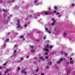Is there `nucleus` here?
Segmentation results:
<instances>
[{
    "instance_id": "nucleus-31",
    "label": "nucleus",
    "mask_w": 75,
    "mask_h": 75,
    "mask_svg": "<svg viewBox=\"0 0 75 75\" xmlns=\"http://www.w3.org/2000/svg\"><path fill=\"white\" fill-rule=\"evenodd\" d=\"M6 46V43H4L3 45V47H5Z\"/></svg>"
},
{
    "instance_id": "nucleus-56",
    "label": "nucleus",
    "mask_w": 75,
    "mask_h": 75,
    "mask_svg": "<svg viewBox=\"0 0 75 75\" xmlns=\"http://www.w3.org/2000/svg\"><path fill=\"white\" fill-rule=\"evenodd\" d=\"M10 17H11V15H10Z\"/></svg>"
},
{
    "instance_id": "nucleus-39",
    "label": "nucleus",
    "mask_w": 75,
    "mask_h": 75,
    "mask_svg": "<svg viewBox=\"0 0 75 75\" xmlns=\"http://www.w3.org/2000/svg\"><path fill=\"white\" fill-rule=\"evenodd\" d=\"M4 65L6 66V63H4Z\"/></svg>"
},
{
    "instance_id": "nucleus-37",
    "label": "nucleus",
    "mask_w": 75,
    "mask_h": 75,
    "mask_svg": "<svg viewBox=\"0 0 75 75\" xmlns=\"http://www.w3.org/2000/svg\"><path fill=\"white\" fill-rule=\"evenodd\" d=\"M54 30L57 31V29H56V28H55L54 29Z\"/></svg>"
},
{
    "instance_id": "nucleus-44",
    "label": "nucleus",
    "mask_w": 75,
    "mask_h": 75,
    "mask_svg": "<svg viewBox=\"0 0 75 75\" xmlns=\"http://www.w3.org/2000/svg\"><path fill=\"white\" fill-rule=\"evenodd\" d=\"M72 58H70V60H72Z\"/></svg>"
},
{
    "instance_id": "nucleus-23",
    "label": "nucleus",
    "mask_w": 75,
    "mask_h": 75,
    "mask_svg": "<svg viewBox=\"0 0 75 75\" xmlns=\"http://www.w3.org/2000/svg\"><path fill=\"white\" fill-rule=\"evenodd\" d=\"M38 71V69H37L35 70V71L36 72H37Z\"/></svg>"
},
{
    "instance_id": "nucleus-7",
    "label": "nucleus",
    "mask_w": 75,
    "mask_h": 75,
    "mask_svg": "<svg viewBox=\"0 0 75 75\" xmlns=\"http://www.w3.org/2000/svg\"><path fill=\"white\" fill-rule=\"evenodd\" d=\"M21 73H23L24 74H26V73H27L26 72H25V71H24V70H22V71H21Z\"/></svg>"
},
{
    "instance_id": "nucleus-34",
    "label": "nucleus",
    "mask_w": 75,
    "mask_h": 75,
    "mask_svg": "<svg viewBox=\"0 0 75 75\" xmlns=\"http://www.w3.org/2000/svg\"><path fill=\"white\" fill-rule=\"evenodd\" d=\"M56 12H57V11H53V13H56Z\"/></svg>"
},
{
    "instance_id": "nucleus-5",
    "label": "nucleus",
    "mask_w": 75,
    "mask_h": 75,
    "mask_svg": "<svg viewBox=\"0 0 75 75\" xmlns=\"http://www.w3.org/2000/svg\"><path fill=\"white\" fill-rule=\"evenodd\" d=\"M63 60H65V58H61L60 59L59 61L60 62H61L63 61Z\"/></svg>"
},
{
    "instance_id": "nucleus-2",
    "label": "nucleus",
    "mask_w": 75,
    "mask_h": 75,
    "mask_svg": "<svg viewBox=\"0 0 75 75\" xmlns=\"http://www.w3.org/2000/svg\"><path fill=\"white\" fill-rule=\"evenodd\" d=\"M34 3L36 4H35L36 6H38L39 4L38 3V0H35L34 2Z\"/></svg>"
},
{
    "instance_id": "nucleus-24",
    "label": "nucleus",
    "mask_w": 75,
    "mask_h": 75,
    "mask_svg": "<svg viewBox=\"0 0 75 75\" xmlns=\"http://www.w3.org/2000/svg\"><path fill=\"white\" fill-rule=\"evenodd\" d=\"M48 58V56H46V57H45V59H47Z\"/></svg>"
},
{
    "instance_id": "nucleus-49",
    "label": "nucleus",
    "mask_w": 75,
    "mask_h": 75,
    "mask_svg": "<svg viewBox=\"0 0 75 75\" xmlns=\"http://www.w3.org/2000/svg\"><path fill=\"white\" fill-rule=\"evenodd\" d=\"M2 2V0H0V2Z\"/></svg>"
},
{
    "instance_id": "nucleus-42",
    "label": "nucleus",
    "mask_w": 75,
    "mask_h": 75,
    "mask_svg": "<svg viewBox=\"0 0 75 75\" xmlns=\"http://www.w3.org/2000/svg\"><path fill=\"white\" fill-rule=\"evenodd\" d=\"M14 46L15 47H17V45H15Z\"/></svg>"
},
{
    "instance_id": "nucleus-11",
    "label": "nucleus",
    "mask_w": 75,
    "mask_h": 75,
    "mask_svg": "<svg viewBox=\"0 0 75 75\" xmlns=\"http://www.w3.org/2000/svg\"><path fill=\"white\" fill-rule=\"evenodd\" d=\"M74 60H72L71 62H70V64H73L74 63Z\"/></svg>"
},
{
    "instance_id": "nucleus-17",
    "label": "nucleus",
    "mask_w": 75,
    "mask_h": 75,
    "mask_svg": "<svg viewBox=\"0 0 75 75\" xmlns=\"http://www.w3.org/2000/svg\"><path fill=\"white\" fill-rule=\"evenodd\" d=\"M48 34H51V31H50V30H48Z\"/></svg>"
},
{
    "instance_id": "nucleus-12",
    "label": "nucleus",
    "mask_w": 75,
    "mask_h": 75,
    "mask_svg": "<svg viewBox=\"0 0 75 75\" xmlns=\"http://www.w3.org/2000/svg\"><path fill=\"white\" fill-rule=\"evenodd\" d=\"M40 59H42V61H44V59H43V57H40Z\"/></svg>"
},
{
    "instance_id": "nucleus-36",
    "label": "nucleus",
    "mask_w": 75,
    "mask_h": 75,
    "mask_svg": "<svg viewBox=\"0 0 75 75\" xmlns=\"http://www.w3.org/2000/svg\"><path fill=\"white\" fill-rule=\"evenodd\" d=\"M71 6H75V4H72Z\"/></svg>"
},
{
    "instance_id": "nucleus-53",
    "label": "nucleus",
    "mask_w": 75,
    "mask_h": 75,
    "mask_svg": "<svg viewBox=\"0 0 75 75\" xmlns=\"http://www.w3.org/2000/svg\"><path fill=\"white\" fill-rule=\"evenodd\" d=\"M10 75V74H9V73L7 75Z\"/></svg>"
},
{
    "instance_id": "nucleus-33",
    "label": "nucleus",
    "mask_w": 75,
    "mask_h": 75,
    "mask_svg": "<svg viewBox=\"0 0 75 75\" xmlns=\"http://www.w3.org/2000/svg\"><path fill=\"white\" fill-rule=\"evenodd\" d=\"M61 15H59L58 16V17H59V18H60L61 17Z\"/></svg>"
},
{
    "instance_id": "nucleus-46",
    "label": "nucleus",
    "mask_w": 75,
    "mask_h": 75,
    "mask_svg": "<svg viewBox=\"0 0 75 75\" xmlns=\"http://www.w3.org/2000/svg\"><path fill=\"white\" fill-rule=\"evenodd\" d=\"M2 69V67H0V69Z\"/></svg>"
},
{
    "instance_id": "nucleus-20",
    "label": "nucleus",
    "mask_w": 75,
    "mask_h": 75,
    "mask_svg": "<svg viewBox=\"0 0 75 75\" xmlns=\"http://www.w3.org/2000/svg\"><path fill=\"white\" fill-rule=\"evenodd\" d=\"M48 64L49 65H51V64H52L51 62H49Z\"/></svg>"
},
{
    "instance_id": "nucleus-8",
    "label": "nucleus",
    "mask_w": 75,
    "mask_h": 75,
    "mask_svg": "<svg viewBox=\"0 0 75 75\" xmlns=\"http://www.w3.org/2000/svg\"><path fill=\"white\" fill-rule=\"evenodd\" d=\"M49 13L48 12H45V15H47V14H49Z\"/></svg>"
},
{
    "instance_id": "nucleus-51",
    "label": "nucleus",
    "mask_w": 75,
    "mask_h": 75,
    "mask_svg": "<svg viewBox=\"0 0 75 75\" xmlns=\"http://www.w3.org/2000/svg\"><path fill=\"white\" fill-rule=\"evenodd\" d=\"M48 10H50V8H48Z\"/></svg>"
},
{
    "instance_id": "nucleus-16",
    "label": "nucleus",
    "mask_w": 75,
    "mask_h": 75,
    "mask_svg": "<svg viewBox=\"0 0 75 75\" xmlns=\"http://www.w3.org/2000/svg\"><path fill=\"white\" fill-rule=\"evenodd\" d=\"M63 35H64V37H65V36H66V35H67V34L65 33H63Z\"/></svg>"
},
{
    "instance_id": "nucleus-21",
    "label": "nucleus",
    "mask_w": 75,
    "mask_h": 75,
    "mask_svg": "<svg viewBox=\"0 0 75 75\" xmlns=\"http://www.w3.org/2000/svg\"><path fill=\"white\" fill-rule=\"evenodd\" d=\"M57 64H60L61 63V62L59 60V61H58L57 62Z\"/></svg>"
},
{
    "instance_id": "nucleus-6",
    "label": "nucleus",
    "mask_w": 75,
    "mask_h": 75,
    "mask_svg": "<svg viewBox=\"0 0 75 75\" xmlns=\"http://www.w3.org/2000/svg\"><path fill=\"white\" fill-rule=\"evenodd\" d=\"M20 38H23V40H25V39L24 38V36H20Z\"/></svg>"
},
{
    "instance_id": "nucleus-4",
    "label": "nucleus",
    "mask_w": 75,
    "mask_h": 75,
    "mask_svg": "<svg viewBox=\"0 0 75 75\" xmlns=\"http://www.w3.org/2000/svg\"><path fill=\"white\" fill-rule=\"evenodd\" d=\"M25 23L26 24H25V25H24V27H27V25H28V24H29V23Z\"/></svg>"
},
{
    "instance_id": "nucleus-52",
    "label": "nucleus",
    "mask_w": 75,
    "mask_h": 75,
    "mask_svg": "<svg viewBox=\"0 0 75 75\" xmlns=\"http://www.w3.org/2000/svg\"><path fill=\"white\" fill-rule=\"evenodd\" d=\"M27 58H28V56H27Z\"/></svg>"
},
{
    "instance_id": "nucleus-29",
    "label": "nucleus",
    "mask_w": 75,
    "mask_h": 75,
    "mask_svg": "<svg viewBox=\"0 0 75 75\" xmlns=\"http://www.w3.org/2000/svg\"><path fill=\"white\" fill-rule=\"evenodd\" d=\"M28 16L29 17H32V16H31V15H29Z\"/></svg>"
},
{
    "instance_id": "nucleus-13",
    "label": "nucleus",
    "mask_w": 75,
    "mask_h": 75,
    "mask_svg": "<svg viewBox=\"0 0 75 75\" xmlns=\"http://www.w3.org/2000/svg\"><path fill=\"white\" fill-rule=\"evenodd\" d=\"M49 44H47L45 46V48H48L49 47Z\"/></svg>"
},
{
    "instance_id": "nucleus-32",
    "label": "nucleus",
    "mask_w": 75,
    "mask_h": 75,
    "mask_svg": "<svg viewBox=\"0 0 75 75\" xmlns=\"http://www.w3.org/2000/svg\"><path fill=\"white\" fill-rule=\"evenodd\" d=\"M24 59L23 58H21V60H23Z\"/></svg>"
},
{
    "instance_id": "nucleus-54",
    "label": "nucleus",
    "mask_w": 75,
    "mask_h": 75,
    "mask_svg": "<svg viewBox=\"0 0 75 75\" xmlns=\"http://www.w3.org/2000/svg\"><path fill=\"white\" fill-rule=\"evenodd\" d=\"M71 38H69V39L70 40H71Z\"/></svg>"
},
{
    "instance_id": "nucleus-59",
    "label": "nucleus",
    "mask_w": 75,
    "mask_h": 75,
    "mask_svg": "<svg viewBox=\"0 0 75 75\" xmlns=\"http://www.w3.org/2000/svg\"><path fill=\"white\" fill-rule=\"evenodd\" d=\"M34 75H37V74H35Z\"/></svg>"
},
{
    "instance_id": "nucleus-26",
    "label": "nucleus",
    "mask_w": 75,
    "mask_h": 75,
    "mask_svg": "<svg viewBox=\"0 0 75 75\" xmlns=\"http://www.w3.org/2000/svg\"><path fill=\"white\" fill-rule=\"evenodd\" d=\"M48 52H47L45 54V55H48Z\"/></svg>"
},
{
    "instance_id": "nucleus-22",
    "label": "nucleus",
    "mask_w": 75,
    "mask_h": 75,
    "mask_svg": "<svg viewBox=\"0 0 75 75\" xmlns=\"http://www.w3.org/2000/svg\"><path fill=\"white\" fill-rule=\"evenodd\" d=\"M49 48H52V46L51 45H50Z\"/></svg>"
},
{
    "instance_id": "nucleus-50",
    "label": "nucleus",
    "mask_w": 75,
    "mask_h": 75,
    "mask_svg": "<svg viewBox=\"0 0 75 75\" xmlns=\"http://www.w3.org/2000/svg\"><path fill=\"white\" fill-rule=\"evenodd\" d=\"M16 52V51L14 50V52Z\"/></svg>"
},
{
    "instance_id": "nucleus-61",
    "label": "nucleus",
    "mask_w": 75,
    "mask_h": 75,
    "mask_svg": "<svg viewBox=\"0 0 75 75\" xmlns=\"http://www.w3.org/2000/svg\"><path fill=\"white\" fill-rule=\"evenodd\" d=\"M37 41H38V40H37Z\"/></svg>"
},
{
    "instance_id": "nucleus-14",
    "label": "nucleus",
    "mask_w": 75,
    "mask_h": 75,
    "mask_svg": "<svg viewBox=\"0 0 75 75\" xmlns=\"http://www.w3.org/2000/svg\"><path fill=\"white\" fill-rule=\"evenodd\" d=\"M9 71V70L8 69H7V71L5 72V74H7L8 72Z\"/></svg>"
},
{
    "instance_id": "nucleus-3",
    "label": "nucleus",
    "mask_w": 75,
    "mask_h": 75,
    "mask_svg": "<svg viewBox=\"0 0 75 75\" xmlns=\"http://www.w3.org/2000/svg\"><path fill=\"white\" fill-rule=\"evenodd\" d=\"M52 21H53V23H52V25H54L55 24V21H55V20H54V18H52Z\"/></svg>"
},
{
    "instance_id": "nucleus-55",
    "label": "nucleus",
    "mask_w": 75,
    "mask_h": 75,
    "mask_svg": "<svg viewBox=\"0 0 75 75\" xmlns=\"http://www.w3.org/2000/svg\"><path fill=\"white\" fill-rule=\"evenodd\" d=\"M39 56H41V55L39 54Z\"/></svg>"
},
{
    "instance_id": "nucleus-10",
    "label": "nucleus",
    "mask_w": 75,
    "mask_h": 75,
    "mask_svg": "<svg viewBox=\"0 0 75 75\" xmlns=\"http://www.w3.org/2000/svg\"><path fill=\"white\" fill-rule=\"evenodd\" d=\"M54 8L55 10H57L58 8H57V7L56 6H54Z\"/></svg>"
},
{
    "instance_id": "nucleus-35",
    "label": "nucleus",
    "mask_w": 75,
    "mask_h": 75,
    "mask_svg": "<svg viewBox=\"0 0 75 75\" xmlns=\"http://www.w3.org/2000/svg\"><path fill=\"white\" fill-rule=\"evenodd\" d=\"M60 14L59 13H56V15H58V14Z\"/></svg>"
},
{
    "instance_id": "nucleus-41",
    "label": "nucleus",
    "mask_w": 75,
    "mask_h": 75,
    "mask_svg": "<svg viewBox=\"0 0 75 75\" xmlns=\"http://www.w3.org/2000/svg\"><path fill=\"white\" fill-rule=\"evenodd\" d=\"M43 39H44V40H45V39H46L45 37H44L43 38Z\"/></svg>"
},
{
    "instance_id": "nucleus-45",
    "label": "nucleus",
    "mask_w": 75,
    "mask_h": 75,
    "mask_svg": "<svg viewBox=\"0 0 75 75\" xmlns=\"http://www.w3.org/2000/svg\"><path fill=\"white\" fill-rule=\"evenodd\" d=\"M12 2H14V0H12Z\"/></svg>"
},
{
    "instance_id": "nucleus-25",
    "label": "nucleus",
    "mask_w": 75,
    "mask_h": 75,
    "mask_svg": "<svg viewBox=\"0 0 75 75\" xmlns=\"http://www.w3.org/2000/svg\"><path fill=\"white\" fill-rule=\"evenodd\" d=\"M45 30H46V31H48V28H45Z\"/></svg>"
},
{
    "instance_id": "nucleus-43",
    "label": "nucleus",
    "mask_w": 75,
    "mask_h": 75,
    "mask_svg": "<svg viewBox=\"0 0 75 75\" xmlns=\"http://www.w3.org/2000/svg\"><path fill=\"white\" fill-rule=\"evenodd\" d=\"M64 54L65 55H67V53H64Z\"/></svg>"
},
{
    "instance_id": "nucleus-38",
    "label": "nucleus",
    "mask_w": 75,
    "mask_h": 75,
    "mask_svg": "<svg viewBox=\"0 0 75 75\" xmlns=\"http://www.w3.org/2000/svg\"><path fill=\"white\" fill-rule=\"evenodd\" d=\"M60 53H61V55H62L63 54V52H60Z\"/></svg>"
},
{
    "instance_id": "nucleus-48",
    "label": "nucleus",
    "mask_w": 75,
    "mask_h": 75,
    "mask_svg": "<svg viewBox=\"0 0 75 75\" xmlns=\"http://www.w3.org/2000/svg\"><path fill=\"white\" fill-rule=\"evenodd\" d=\"M71 55H74V53H71Z\"/></svg>"
},
{
    "instance_id": "nucleus-47",
    "label": "nucleus",
    "mask_w": 75,
    "mask_h": 75,
    "mask_svg": "<svg viewBox=\"0 0 75 75\" xmlns=\"http://www.w3.org/2000/svg\"><path fill=\"white\" fill-rule=\"evenodd\" d=\"M20 69V67H18V70Z\"/></svg>"
},
{
    "instance_id": "nucleus-27",
    "label": "nucleus",
    "mask_w": 75,
    "mask_h": 75,
    "mask_svg": "<svg viewBox=\"0 0 75 75\" xmlns=\"http://www.w3.org/2000/svg\"><path fill=\"white\" fill-rule=\"evenodd\" d=\"M46 69H48V68H49V67L48 66H47L46 67Z\"/></svg>"
},
{
    "instance_id": "nucleus-28",
    "label": "nucleus",
    "mask_w": 75,
    "mask_h": 75,
    "mask_svg": "<svg viewBox=\"0 0 75 75\" xmlns=\"http://www.w3.org/2000/svg\"><path fill=\"white\" fill-rule=\"evenodd\" d=\"M30 48H33V46H31L30 47Z\"/></svg>"
},
{
    "instance_id": "nucleus-57",
    "label": "nucleus",
    "mask_w": 75,
    "mask_h": 75,
    "mask_svg": "<svg viewBox=\"0 0 75 75\" xmlns=\"http://www.w3.org/2000/svg\"><path fill=\"white\" fill-rule=\"evenodd\" d=\"M8 20H9V18H8Z\"/></svg>"
},
{
    "instance_id": "nucleus-58",
    "label": "nucleus",
    "mask_w": 75,
    "mask_h": 75,
    "mask_svg": "<svg viewBox=\"0 0 75 75\" xmlns=\"http://www.w3.org/2000/svg\"><path fill=\"white\" fill-rule=\"evenodd\" d=\"M0 75H1V73H0Z\"/></svg>"
},
{
    "instance_id": "nucleus-9",
    "label": "nucleus",
    "mask_w": 75,
    "mask_h": 75,
    "mask_svg": "<svg viewBox=\"0 0 75 75\" xmlns=\"http://www.w3.org/2000/svg\"><path fill=\"white\" fill-rule=\"evenodd\" d=\"M43 50L44 51H48V49L46 48H44L43 49Z\"/></svg>"
},
{
    "instance_id": "nucleus-19",
    "label": "nucleus",
    "mask_w": 75,
    "mask_h": 75,
    "mask_svg": "<svg viewBox=\"0 0 75 75\" xmlns=\"http://www.w3.org/2000/svg\"><path fill=\"white\" fill-rule=\"evenodd\" d=\"M31 52H35V50H32L31 51Z\"/></svg>"
},
{
    "instance_id": "nucleus-1",
    "label": "nucleus",
    "mask_w": 75,
    "mask_h": 75,
    "mask_svg": "<svg viewBox=\"0 0 75 75\" xmlns=\"http://www.w3.org/2000/svg\"><path fill=\"white\" fill-rule=\"evenodd\" d=\"M17 23H17V28H19V29H21L22 28V27H21L20 25V24H19V23H20V20H18L17 21Z\"/></svg>"
},
{
    "instance_id": "nucleus-40",
    "label": "nucleus",
    "mask_w": 75,
    "mask_h": 75,
    "mask_svg": "<svg viewBox=\"0 0 75 75\" xmlns=\"http://www.w3.org/2000/svg\"><path fill=\"white\" fill-rule=\"evenodd\" d=\"M44 75V74L43 73H42L41 74V75Z\"/></svg>"
},
{
    "instance_id": "nucleus-30",
    "label": "nucleus",
    "mask_w": 75,
    "mask_h": 75,
    "mask_svg": "<svg viewBox=\"0 0 75 75\" xmlns=\"http://www.w3.org/2000/svg\"><path fill=\"white\" fill-rule=\"evenodd\" d=\"M69 62H66V64H69Z\"/></svg>"
},
{
    "instance_id": "nucleus-15",
    "label": "nucleus",
    "mask_w": 75,
    "mask_h": 75,
    "mask_svg": "<svg viewBox=\"0 0 75 75\" xmlns=\"http://www.w3.org/2000/svg\"><path fill=\"white\" fill-rule=\"evenodd\" d=\"M8 41H9V39L8 38H7L5 40L6 42H8Z\"/></svg>"
},
{
    "instance_id": "nucleus-60",
    "label": "nucleus",
    "mask_w": 75,
    "mask_h": 75,
    "mask_svg": "<svg viewBox=\"0 0 75 75\" xmlns=\"http://www.w3.org/2000/svg\"><path fill=\"white\" fill-rule=\"evenodd\" d=\"M8 34H9V33H8Z\"/></svg>"
},
{
    "instance_id": "nucleus-18",
    "label": "nucleus",
    "mask_w": 75,
    "mask_h": 75,
    "mask_svg": "<svg viewBox=\"0 0 75 75\" xmlns=\"http://www.w3.org/2000/svg\"><path fill=\"white\" fill-rule=\"evenodd\" d=\"M2 11H4V12H7V10H5L4 9H3L2 10Z\"/></svg>"
}]
</instances>
